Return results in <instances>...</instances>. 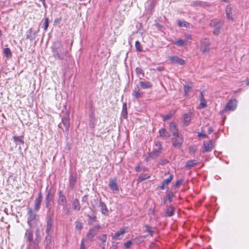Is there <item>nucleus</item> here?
<instances>
[{
	"label": "nucleus",
	"instance_id": "f257e3e1",
	"mask_svg": "<svg viewBox=\"0 0 249 249\" xmlns=\"http://www.w3.org/2000/svg\"><path fill=\"white\" fill-rule=\"evenodd\" d=\"M52 50L53 56L58 60L64 59L65 53L66 52L59 41L55 42L53 46Z\"/></svg>",
	"mask_w": 249,
	"mask_h": 249
},
{
	"label": "nucleus",
	"instance_id": "f03ea898",
	"mask_svg": "<svg viewBox=\"0 0 249 249\" xmlns=\"http://www.w3.org/2000/svg\"><path fill=\"white\" fill-rule=\"evenodd\" d=\"M39 222V216L31 208L28 209L27 223L30 228L35 227Z\"/></svg>",
	"mask_w": 249,
	"mask_h": 249
},
{
	"label": "nucleus",
	"instance_id": "7ed1b4c3",
	"mask_svg": "<svg viewBox=\"0 0 249 249\" xmlns=\"http://www.w3.org/2000/svg\"><path fill=\"white\" fill-rule=\"evenodd\" d=\"M223 25V21L217 19H213L211 21L210 25L214 28L213 33L215 35H218L220 32V29Z\"/></svg>",
	"mask_w": 249,
	"mask_h": 249
},
{
	"label": "nucleus",
	"instance_id": "20e7f679",
	"mask_svg": "<svg viewBox=\"0 0 249 249\" xmlns=\"http://www.w3.org/2000/svg\"><path fill=\"white\" fill-rule=\"evenodd\" d=\"M69 115L68 114H66L62 117L61 123L58 126L61 128L63 131H67L69 129Z\"/></svg>",
	"mask_w": 249,
	"mask_h": 249
},
{
	"label": "nucleus",
	"instance_id": "39448f33",
	"mask_svg": "<svg viewBox=\"0 0 249 249\" xmlns=\"http://www.w3.org/2000/svg\"><path fill=\"white\" fill-rule=\"evenodd\" d=\"M101 228L100 225H96L90 229L87 234V238L90 240H92L95 235L99 232Z\"/></svg>",
	"mask_w": 249,
	"mask_h": 249
},
{
	"label": "nucleus",
	"instance_id": "423d86ee",
	"mask_svg": "<svg viewBox=\"0 0 249 249\" xmlns=\"http://www.w3.org/2000/svg\"><path fill=\"white\" fill-rule=\"evenodd\" d=\"M173 135L176 138L173 139V144L175 147H180L182 143L183 140L180 137L179 133L178 132H173Z\"/></svg>",
	"mask_w": 249,
	"mask_h": 249
},
{
	"label": "nucleus",
	"instance_id": "0eeeda50",
	"mask_svg": "<svg viewBox=\"0 0 249 249\" xmlns=\"http://www.w3.org/2000/svg\"><path fill=\"white\" fill-rule=\"evenodd\" d=\"M236 100H231L227 104L223 110L222 112H224L229 110H234L235 109L237 104Z\"/></svg>",
	"mask_w": 249,
	"mask_h": 249
},
{
	"label": "nucleus",
	"instance_id": "6e6552de",
	"mask_svg": "<svg viewBox=\"0 0 249 249\" xmlns=\"http://www.w3.org/2000/svg\"><path fill=\"white\" fill-rule=\"evenodd\" d=\"M53 216H47L46 233H52L53 231Z\"/></svg>",
	"mask_w": 249,
	"mask_h": 249
},
{
	"label": "nucleus",
	"instance_id": "1a4fd4ad",
	"mask_svg": "<svg viewBox=\"0 0 249 249\" xmlns=\"http://www.w3.org/2000/svg\"><path fill=\"white\" fill-rule=\"evenodd\" d=\"M210 41L208 39L205 38L201 41L200 50L203 53L208 52L210 50Z\"/></svg>",
	"mask_w": 249,
	"mask_h": 249
},
{
	"label": "nucleus",
	"instance_id": "9d476101",
	"mask_svg": "<svg viewBox=\"0 0 249 249\" xmlns=\"http://www.w3.org/2000/svg\"><path fill=\"white\" fill-rule=\"evenodd\" d=\"M42 198V193L40 192L38 194V197L35 200L34 210L35 211H38L39 210Z\"/></svg>",
	"mask_w": 249,
	"mask_h": 249
},
{
	"label": "nucleus",
	"instance_id": "9b49d317",
	"mask_svg": "<svg viewBox=\"0 0 249 249\" xmlns=\"http://www.w3.org/2000/svg\"><path fill=\"white\" fill-rule=\"evenodd\" d=\"M108 186L110 189L114 192H117L119 191V187L117 183V180L115 178H109Z\"/></svg>",
	"mask_w": 249,
	"mask_h": 249
},
{
	"label": "nucleus",
	"instance_id": "f8f14e48",
	"mask_svg": "<svg viewBox=\"0 0 249 249\" xmlns=\"http://www.w3.org/2000/svg\"><path fill=\"white\" fill-rule=\"evenodd\" d=\"M54 192L52 188L47 190V194L45 197V202H51L54 198Z\"/></svg>",
	"mask_w": 249,
	"mask_h": 249
},
{
	"label": "nucleus",
	"instance_id": "ddd939ff",
	"mask_svg": "<svg viewBox=\"0 0 249 249\" xmlns=\"http://www.w3.org/2000/svg\"><path fill=\"white\" fill-rule=\"evenodd\" d=\"M214 148V145L212 141L208 142H204L203 143V152H209L211 151Z\"/></svg>",
	"mask_w": 249,
	"mask_h": 249
},
{
	"label": "nucleus",
	"instance_id": "4468645a",
	"mask_svg": "<svg viewBox=\"0 0 249 249\" xmlns=\"http://www.w3.org/2000/svg\"><path fill=\"white\" fill-rule=\"evenodd\" d=\"M59 205L65 206L67 203L66 197L63 194L62 191L59 192V197L57 200Z\"/></svg>",
	"mask_w": 249,
	"mask_h": 249
},
{
	"label": "nucleus",
	"instance_id": "2eb2a0df",
	"mask_svg": "<svg viewBox=\"0 0 249 249\" xmlns=\"http://www.w3.org/2000/svg\"><path fill=\"white\" fill-rule=\"evenodd\" d=\"M173 179V175H171L168 178L163 180L162 182L161 185L159 187L161 190H164L168 186V185Z\"/></svg>",
	"mask_w": 249,
	"mask_h": 249
},
{
	"label": "nucleus",
	"instance_id": "dca6fc26",
	"mask_svg": "<svg viewBox=\"0 0 249 249\" xmlns=\"http://www.w3.org/2000/svg\"><path fill=\"white\" fill-rule=\"evenodd\" d=\"M170 60L172 62L176 64H178L180 65H183L185 64V61L178 56H171L170 57Z\"/></svg>",
	"mask_w": 249,
	"mask_h": 249
},
{
	"label": "nucleus",
	"instance_id": "f3484780",
	"mask_svg": "<svg viewBox=\"0 0 249 249\" xmlns=\"http://www.w3.org/2000/svg\"><path fill=\"white\" fill-rule=\"evenodd\" d=\"M234 8L228 5L226 8V17L229 19H232V12L234 11Z\"/></svg>",
	"mask_w": 249,
	"mask_h": 249
},
{
	"label": "nucleus",
	"instance_id": "a211bd4d",
	"mask_svg": "<svg viewBox=\"0 0 249 249\" xmlns=\"http://www.w3.org/2000/svg\"><path fill=\"white\" fill-rule=\"evenodd\" d=\"M14 142L17 145H19V148H21V144L24 143L23 137V136H13V137Z\"/></svg>",
	"mask_w": 249,
	"mask_h": 249
},
{
	"label": "nucleus",
	"instance_id": "6ab92c4d",
	"mask_svg": "<svg viewBox=\"0 0 249 249\" xmlns=\"http://www.w3.org/2000/svg\"><path fill=\"white\" fill-rule=\"evenodd\" d=\"M99 207L101 208L102 213L105 215H107L108 212V209L106 206V205L104 202L102 201L101 199H100L99 200Z\"/></svg>",
	"mask_w": 249,
	"mask_h": 249
},
{
	"label": "nucleus",
	"instance_id": "aec40b11",
	"mask_svg": "<svg viewBox=\"0 0 249 249\" xmlns=\"http://www.w3.org/2000/svg\"><path fill=\"white\" fill-rule=\"evenodd\" d=\"M36 36V33H33L32 29H29L27 32L26 34V39H29L30 41H33L35 39Z\"/></svg>",
	"mask_w": 249,
	"mask_h": 249
},
{
	"label": "nucleus",
	"instance_id": "412c9836",
	"mask_svg": "<svg viewBox=\"0 0 249 249\" xmlns=\"http://www.w3.org/2000/svg\"><path fill=\"white\" fill-rule=\"evenodd\" d=\"M25 237L28 242L30 243L33 242V233L31 230L29 229L26 230Z\"/></svg>",
	"mask_w": 249,
	"mask_h": 249
},
{
	"label": "nucleus",
	"instance_id": "4be33fe9",
	"mask_svg": "<svg viewBox=\"0 0 249 249\" xmlns=\"http://www.w3.org/2000/svg\"><path fill=\"white\" fill-rule=\"evenodd\" d=\"M191 120V114L189 113H186L183 115V124L185 126L189 125Z\"/></svg>",
	"mask_w": 249,
	"mask_h": 249
},
{
	"label": "nucleus",
	"instance_id": "5701e85b",
	"mask_svg": "<svg viewBox=\"0 0 249 249\" xmlns=\"http://www.w3.org/2000/svg\"><path fill=\"white\" fill-rule=\"evenodd\" d=\"M139 85L143 89L151 88L152 87V84L149 81H140Z\"/></svg>",
	"mask_w": 249,
	"mask_h": 249
},
{
	"label": "nucleus",
	"instance_id": "b1692460",
	"mask_svg": "<svg viewBox=\"0 0 249 249\" xmlns=\"http://www.w3.org/2000/svg\"><path fill=\"white\" fill-rule=\"evenodd\" d=\"M51 202H45V207L48 209L47 216H53L54 210L52 209Z\"/></svg>",
	"mask_w": 249,
	"mask_h": 249
},
{
	"label": "nucleus",
	"instance_id": "393cba45",
	"mask_svg": "<svg viewBox=\"0 0 249 249\" xmlns=\"http://www.w3.org/2000/svg\"><path fill=\"white\" fill-rule=\"evenodd\" d=\"M89 126L90 127L93 128L96 124L97 121L94 114L91 113L89 116Z\"/></svg>",
	"mask_w": 249,
	"mask_h": 249
},
{
	"label": "nucleus",
	"instance_id": "a878e982",
	"mask_svg": "<svg viewBox=\"0 0 249 249\" xmlns=\"http://www.w3.org/2000/svg\"><path fill=\"white\" fill-rule=\"evenodd\" d=\"M51 240H52L51 233H46V236L45 237V242H46L47 249H51V247L50 246V245L51 243Z\"/></svg>",
	"mask_w": 249,
	"mask_h": 249
},
{
	"label": "nucleus",
	"instance_id": "bb28decb",
	"mask_svg": "<svg viewBox=\"0 0 249 249\" xmlns=\"http://www.w3.org/2000/svg\"><path fill=\"white\" fill-rule=\"evenodd\" d=\"M159 133L160 134V136L166 139L170 137V134L166 131L164 128H161L159 130Z\"/></svg>",
	"mask_w": 249,
	"mask_h": 249
},
{
	"label": "nucleus",
	"instance_id": "cd10ccee",
	"mask_svg": "<svg viewBox=\"0 0 249 249\" xmlns=\"http://www.w3.org/2000/svg\"><path fill=\"white\" fill-rule=\"evenodd\" d=\"M161 149H157V150H154L152 152H151L150 154V157L152 159H156L157 158L160 153L161 152Z\"/></svg>",
	"mask_w": 249,
	"mask_h": 249
},
{
	"label": "nucleus",
	"instance_id": "c85d7f7f",
	"mask_svg": "<svg viewBox=\"0 0 249 249\" xmlns=\"http://www.w3.org/2000/svg\"><path fill=\"white\" fill-rule=\"evenodd\" d=\"M72 206H73V209L74 210L77 211H80L81 206L80 205L79 201L77 198H75L73 200V201L72 202Z\"/></svg>",
	"mask_w": 249,
	"mask_h": 249
},
{
	"label": "nucleus",
	"instance_id": "c756f323",
	"mask_svg": "<svg viewBox=\"0 0 249 249\" xmlns=\"http://www.w3.org/2000/svg\"><path fill=\"white\" fill-rule=\"evenodd\" d=\"M200 103L198 106V108H205L207 106V103L203 97V94L200 92Z\"/></svg>",
	"mask_w": 249,
	"mask_h": 249
},
{
	"label": "nucleus",
	"instance_id": "7c9ffc66",
	"mask_svg": "<svg viewBox=\"0 0 249 249\" xmlns=\"http://www.w3.org/2000/svg\"><path fill=\"white\" fill-rule=\"evenodd\" d=\"M174 214V208L172 206H169L167 208L166 215L167 216H172Z\"/></svg>",
	"mask_w": 249,
	"mask_h": 249
},
{
	"label": "nucleus",
	"instance_id": "2f4dec72",
	"mask_svg": "<svg viewBox=\"0 0 249 249\" xmlns=\"http://www.w3.org/2000/svg\"><path fill=\"white\" fill-rule=\"evenodd\" d=\"M75 181H76L75 177L73 175H71L69 178V184H70V187L71 189H73Z\"/></svg>",
	"mask_w": 249,
	"mask_h": 249
},
{
	"label": "nucleus",
	"instance_id": "473e14b6",
	"mask_svg": "<svg viewBox=\"0 0 249 249\" xmlns=\"http://www.w3.org/2000/svg\"><path fill=\"white\" fill-rule=\"evenodd\" d=\"M150 176L148 174H144L141 175L139 178H138V181L139 182H142L146 179H148L150 178Z\"/></svg>",
	"mask_w": 249,
	"mask_h": 249
},
{
	"label": "nucleus",
	"instance_id": "72a5a7b5",
	"mask_svg": "<svg viewBox=\"0 0 249 249\" xmlns=\"http://www.w3.org/2000/svg\"><path fill=\"white\" fill-rule=\"evenodd\" d=\"M186 41L182 39H178L174 42V43L178 46H182L186 45Z\"/></svg>",
	"mask_w": 249,
	"mask_h": 249
},
{
	"label": "nucleus",
	"instance_id": "f704fd0d",
	"mask_svg": "<svg viewBox=\"0 0 249 249\" xmlns=\"http://www.w3.org/2000/svg\"><path fill=\"white\" fill-rule=\"evenodd\" d=\"M144 227L145 228V231L148 232L152 236L155 232V231L153 230V228L148 225H145Z\"/></svg>",
	"mask_w": 249,
	"mask_h": 249
},
{
	"label": "nucleus",
	"instance_id": "c9c22d12",
	"mask_svg": "<svg viewBox=\"0 0 249 249\" xmlns=\"http://www.w3.org/2000/svg\"><path fill=\"white\" fill-rule=\"evenodd\" d=\"M196 164V163L195 162V161L189 160L186 163L185 167L186 168H190L194 166Z\"/></svg>",
	"mask_w": 249,
	"mask_h": 249
},
{
	"label": "nucleus",
	"instance_id": "e433bc0d",
	"mask_svg": "<svg viewBox=\"0 0 249 249\" xmlns=\"http://www.w3.org/2000/svg\"><path fill=\"white\" fill-rule=\"evenodd\" d=\"M124 232L125 231L124 230H121L120 231H118L115 233L113 238L114 240H117L119 238V237L120 235H123L124 233Z\"/></svg>",
	"mask_w": 249,
	"mask_h": 249
},
{
	"label": "nucleus",
	"instance_id": "4c0bfd02",
	"mask_svg": "<svg viewBox=\"0 0 249 249\" xmlns=\"http://www.w3.org/2000/svg\"><path fill=\"white\" fill-rule=\"evenodd\" d=\"M3 53L5 56L9 58L12 56V53L9 48H6L3 50Z\"/></svg>",
	"mask_w": 249,
	"mask_h": 249
},
{
	"label": "nucleus",
	"instance_id": "58836bf2",
	"mask_svg": "<svg viewBox=\"0 0 249 249\" xmlns=\"http://www.w3.org/2000/svg\"><path fill=\"white\" fill-rule=\"evenodd\" d=\"M178 26L181 27H184L187 28L188 26L190 25V24L186 22V21H181L180 20H178Z\"/></svg>",
	"mask_w": 249,
	"mask_h": 249
},
{
	"label": "nucleus",
	"instance_id": "ea45409f",
	"mask_svg": "<svg viewBox=\"0 0 249 249\" xmlns=\"http://www.w3.org/2000/svg\"><path fill=\"white\" fill-rule=\"evenodd\" d=\"M169 127L172 133L173 132H178V130L177 128V126L175 123H171L170 124Z\"/></svg>",
	"mask_w": 249,
	"mask_h": 249
},
{
	"label": "nucleus",
	"instance_id": "a19ab883",
	"mask_svg": "<svg viewBox=\"0 0 249 249\" xmlns=\"http://www.w3.org/2000/svg\"><path fill=\"white\" fill-rule=\"evenodd\" d=\"M35 233L36 235V239L35 240V242H36V241H38L39 240H40L41 238L40 232L39 229L38 228L36 229Z\"/></svg>",
	"mask_w": 249,
	"mask_h": 249
},
{
	"label": "nucleus",
	"instance_id": "79ce46f5",
	"mask_svg": "<svg viewBox=\"0 0 249 249\" xmlns=\"http://www.w3.org/2000/svg\"><path fill=\"white\" fill-rule=\"evenodd\" d=\"M49 26V18H45L44 22L43 24L42 28L46 31Z\"/></svg>",
	"mask_w": 249,
	"mask_h": 249
},
{
	"label": "nucleus",
	"instance_id": "37998d69",
	"mask_svg": "<svg viewBox=\"0 0 249 249\" xmlns=\"http://www.w3.org/2000/svg\"><path fill=\"white\" fill-rule=\"evenodd\" d=\"M142 95V92L139 91L134 90L133 92V95L136 98L140 97Z\"/></svg>",
	"mask_w": 249,
	"mask_h": 249
},
{
	"label": "nucleus",
	"instance_id": "c03bdc74",
	"mask_svg": "<svg viewBox=\"0 0 249 249\" xmlns=\"http://www.w3.org/2000/svg\"><path fill=\"white\" fill-rule=\"evenodd\" d=\"M75 228L78 231L81 230L83 228L82 223L79 221H76Z\"/></svg>",
	"mask_w": 249,
	"mask_h": 249
},
{
	"label": "nucleus",
	"instance_id": "a18cd8bd",
	"mask_svg": "<svg viewBox=\"0 0 249 249\" xmlns=\"http://www.w3.org/2000/svg\"><path fill=\"white\" fill-rule=\"evenodd\" d=\"M203 2L199 1H193L191 5L193 6H201L202 5Z\"/></svg>",
	"mask_w": 249,
	"mask_h": 249
},
{
	"label": "nucleus",
	"instance_id": "49530a36",
	"mask_svg": "<svg viewBox=\"0 0 249 249\" xmlns=\"http://www.w3.org/2000/svg\"><path fill=\"white\" fill-rule=\"evenodd\" d=\"M135 47H136V49L139 52H142V48L141 47V44H140V43L139 42V41H136V42H135Z\"/></svg>",
	"mask_w": 249,
	"mask_h": 249
},
{
	"label": "nucleus",
	"instance_id": "de8ad7c7",
	"mask_svg": "<svg viewBox=\"0 0 249 249\" xmlns=\"http://www.w3.org/2000/svg\"><path fill=\"white\" fill-rule=\"evenodd\" d=\"M136 72L138 75L142 74L143 76H144L143 71L141 68H136L135 70Z\"/></svg>",
	"mask_w": 249,
	"mask_h": 249
},
{
	"label": "nucleus",
	"instance_id": "09e8293b",
	"mask_svg": "<svg viewBox=\"0 0 249 249\" xmlns=\"http://www.w3.org/2000/svg\"><path fill=\"white\" fill-rule=\"evenodd\" d=\"M173 196V193L170 192L167 194L166 197L167 198V199L168 200V201L169 202H171V201H172Z\"/></svg>",
	"mask_w": 249,
	"mask_h": 249
},
{
	"label": "nucleus",
	"instance_id": "8fccbe9b",
	"mask_svg": "<svg viewBox=\"0 0 249 249\" xmlns=\"http://www.w3.org/2000/svg\"><path fill=\"white\" fill-rule=\"evenodd\" d=\"M172 114L171 113L165 115H163L162 117L163 120L164 121H166L168 120H170L172 118Z\"/></svg>",
	"mask_w": 249,
	"mask_h": 249
},
{
	"label": "nucleus",
	"instance_id": "3c124183",
	"mask_svg": "<svg viewBox=\"0 0 249 249\" xmlns=\"http://www.w3.org/2000/svg\"><path fill=\"white\" fill-rule=\"evenodd\" d=\"M99 239L102 241V242H106L107 241V235L105 234H103L99 237Z\"/></svg>",
	"mask_w": 249,
	"mask_h": 249
},
{
	"label": "nucleus",
	"instance_id": "603ef678",
	"mask_svg": "<svg viewBox=\"0 0 249 249\" xmlns=\"http://www.w3.org/2000/svg\"><path fill=\"white\" fill-rule=\"evenodd\" d=\"M191 89V87H190L188 85H185L184 86V91L186 95L187 94L188 92Z\"/></svg>",
	"mask_w": 249,
	"mask_h": 249
},
{
	"label": "nucleus",
	"instance_id": "864d4df0",
	"mask_svg": "<svg viewBox=\"0 0 249 249\" xmlns=\"http://www.w3.org/2000/svg\"><path fill=\"white\" fill-rule=\"evenodd\" d=\"M135 170L136 172H141V171H145L147 170V169H145V168H142L139 166H138L135 167Z\"/></svg>",
	"mask_w": 249,
	"mask_h": 249
},
{
	"label": "nucleus",
	"instance_id": "5fc2aeb1",
	"mask_svg": "<svg viewBox=\"0 0 249 249\" xmlns=\"http://www.w3.org/2000/svg\"><path fill=\"white\" fill-rule=\"evenodd\" d=\"M122 116L125 119L127 117V110L123 109L122 111Z\"/></svg>",
	"mask_w": 249,
	"mask_h": 249
},
{
	"label": "nucleus",
	"instance_id": "6e6d98bb",
	"mask_svg": "<svg viewBox=\"0 0 249 249\" xmlns=\"http://www.w3.org/2000/svg\"><path fill=\"white\" fill-rule=\"evenodd\" d=\"M182 182H183L182 179H180V180L177 181L176 182L175 184H174V186L175 187H178L179 186H180L182 183Z\"/></svg>",
	"mask_w": 249,
	"mask_h": 249
},
{
	"label": "nucleus",
	"instance_id": "4d7b16f0",
	"mask_svg": "<svg viewBox=\"0 0 249 249\" xmlns=\"http://www.w3.org/2000/svg\"><path fill=\"white\" fill-rule=\"evenodd\" d=\"M132 245V243H131V241H128L126 243H125L124 244V247L126 248H129L130 247V246H131Z\"/></svg>",
	"mask_w": 249,
	"mask_h": 249
},
{
	"label": "nucleus",
	"instance_id": "13d9d810",
	"mask_svg": "<svg viewBox=\"0 0 249 249\" xmlns=\"http://www.w3.org/2000/svg\"><path fill=\"white\" fill-rule=\"evenodd\" d=\"M155 145L159 147V149H161L162 150V146H161V143L160 142L158 141V142H157L156 143H155Z\"/></svg>",
	"mask_w": 249,
	"mask_h": 249
},
{
	"label": "nucleus",
	"instance_id": "bf43d9fd",
	"mask_svg": "<svg viewBox=\"0 0 249 249\" xmlns=\"http://www.w3.org/2000/svg\"><path fill=\"white\" fill-rule=\"evenodd\" d=\"M80 249H86V247H85V246L84 245V239H83L82 240Z\"/></svg>",
	"mask_w": 249,
	"mask_h": 249
},
{
	"label": "nucleus",
	"instance_id": "052dcab7",
	"mask_svg": "<svg viewBox=\"0 0 249 249\" xmlns=\"http://www.w3.org/2000/svg\"><path fill=\"white\" fill-rule=\"evenodd\" d=\"M185 37L186 39H191L192 37V36L190 34H186L185 35Z\"/></svg>",
	"mask_w": 249,
	"mask_h": 249
},
{
	"label": "nucleus",
	"instance_id": "680f3d73",
	"mask_svg": "<svg viewBox=\"0 0 249 249\" xmlns=\"http://www.w3.org/2000/svg\"><path fill=\"white\" fill-rule=\"evenodd\" d=\"M199 137L201 138H206L207 137V135L205 134L204 133H199L198 134Z\"/></svg>",
	"mask_w": 249,
	"mask_h": 249
},
{
	"label": "nucleus",
	"instance_id": "e2e57ef3",
	"mask_svg": "<svg viewBox=\"0 0 249 249\" xmlns=\"http://www.w3.org/2000/svg\"><path fill=\"white\" fill-rule=\"evenodd\" d=\"M100 246L102 249H105V246H106V242H102V243L100 244Z\"/></svg>",
	"mask_w": 249,
	"mask_h": 249
},
{
	"label": "nucleus",
	"instance_id": "0e129e2a",
	"mask_svg": "<svg viewBox=\"0 0 249 249\" xmlns=\"http://www.w3.org/2000/svg\"><path fill=\"white\" fill-rule=\"evenodd\" d=\"M156 69L159 71H162V70H163L164 68L161 66H159L157 67Z\"/></svg>",
	"mask_w": 249,
	"mask_h": 249
},
{
	"label": "nucleus",
	"instance_id": "69168bd1",
	"mask_svg": "<svg viewBox=\"0 0 249 249\" xmlns=\"http://www.w3.org/2000/svg\"><path fill=\"white\" fill-rule=\"evenodd\" d=\"M168 161L167 160H161L160 163H161V164H165V163H167Z\"/></svg>",
	"mask_w": 249,
	"mask_h": 249
},
{
	"label": "nucleus",
	"instance_id": "338daca9",
	"mask_svg": "<svg viewBox=\"0 0 249 249\" xmlns=\"http://www.w3.org/2000/svg\"><path fill=\"white\" fill-rule=\"evenodd\" d=\"M123 109L127 110V105L126 103H124L123 105Z\"/></svg>",
	"mask_w": 249,
	"mask_h": 249
},
{
	"label": "nucleus",
	"instance_id": "774afa93",
	"mask_svg": "<svg viewBox=\"0 0 249 249\" xmlns=\"http://www.w3.org/2000/svg\"><path fill=\"white\" fill-rule=\"evenodd\" d=\"M156 26L157 28L160 29L162 27V26L160 24V23H157L156 24Z\"/></svg>",
	"mask_w": 249,
	"mask_h": 249
}]
</instances>
